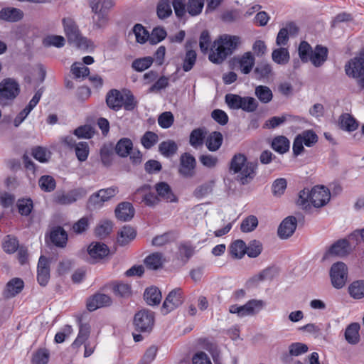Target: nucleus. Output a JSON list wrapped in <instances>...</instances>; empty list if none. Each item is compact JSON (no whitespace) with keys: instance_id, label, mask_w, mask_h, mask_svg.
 <instances>
[{"instance_id":"1","label":"nucleus","mask_w":364,"mask_h":364,"mask_svg":"<svg viewBox=\"0 0 364 364\" xmlns=\"http://www.w3.org/2000/svg\"><path fill=\"white\" fill-rule=\"evenodd\" d=\"M257 162L248 161L247 157L242 154H235L230 160L229 172L237 174L236 179L242 185L250 183L256 176Z\"/></svg>"},{"instance_id":"2","label":"nucleus","mask_w":364,"mask_h":364,"mask_svg":"<svg viewBox=\"0 0 364 364\" xmlns=\"http://www.w3.org/2000/svg\"><path fill=\"white\" fill-rule=\"evenodd\" d=\"M331 198L329 190L323 186H314L311 191L304 189L299 192L296 204L301 208L308 210L312 205L315 208H321L326 205Z\"/></svg>"},{"instance_id":"3","label":"nucleus","mask_w":364,"mask_h":364,"mask_svg":"<svg viewBox=\"0 0 364 364\" xmlns=\"http://www.w3.org/2000/svg\"><path fill=\"white\" fill-rule=\"evenodd\" d=\"M239 43L240 38L237 36L228 35L220 36L214 41L210 48L209 60L214 63H221L232 53Z\"/></svg>"},{"instance_id":"4","label":"nucleus","mask_w":364,"mask_h":364,"mask_svg":"<svg viewBox=\"0 0 364 364\" xmlns=\"http://www.w3.org/2000/svg\"><path fill=\"white\" fill-rule=\"evenodd\" d=\"M63 23L65 33L70 43L81 49H87L91 46V42L81 36L77 26L73 19L64 18Z\"/></svg>"},{"instance_id":"5","label":"nucleus","mask_w":364,"mask_h":364,"mask_svg":"<svg viewBox=\"0 0 364 364\" xmlns=\"http://www.w3.org/2000/svg\"><path fill=\"white\" fill-rule=\"evenodd\" d=\"M345 73L349 77L355 79L358 85L364 89V53H360L346 63Z\"/></svg>"},{"instance_id":"6","label":"nucleus","mask_w":364,"mask_h":364,"mask_svg":"<svg viewBox=\"0 0 364 364\" xmlns=\"http://www.w3.org/2000/svg\"><path fill=\"white\" fill-rule=\"evenodd\" d=\"M114 5L112 0H92L90 1V7L92 11L95 14L93 16V21L95 24L101 28L107 23L108 11Z\"/></svg>"},{"instance_id":"7","label":"nucleus","mask_w":364,"mask_h":364,"mask_svg":"<svg viewBox=\"0 0 364 364\" xmlns=\"http://www.w3.org/2000/svg\"><path fill=\"white\" fill-rule=\"evenodd\" d=\"M19 93V85L14 79H4L0 82V105L7 106L11 105Z\"/></svg>"},{"instance_id":"8","label":"nucleus","mask_w":364,"mask_h":364,"mask_svg":"<svg viewBox=\"0 0 364 364\" xmlns=\"http://www.w3.org/2000/svg\"><path fill=\"white\" fill-rule=\"evenodd\" d=\"M154 314L149 310H141L137 312L134 318V325L137 331L149 333L154 326Z\"/></svg>"},{"instance_id":"9","label":"nucleus","mask_w":364,"mask_h":364,"mask_svg":"<svg viewBox=\"0 0 364 364\" xmlns=\"http://www.w3.org/2000/svg\"><path fill=\"white\" fill-rule=\"evenodd\" d=\"M331 284L336 289L343 287L348 279V268L345 263L338 262L332 264L330 269Z\"/></svg>"},{"instance_id":"10","label":"nucleus","mask_w":364,"mask_h":364,"mask_svg":"<svg viewBox=\"0 0 364 364\" xmlns=\"http://www.w3.org/2000/svg\"><path fill=\"white\" fill-rule=\"evenodd\" d=\"M87 195V191L83 188L73 189L67 193L57 192L54 195L53 201L60 205H70Z\"/></svg>"},{"instance_id":"11","label":"nucleus","mask_w":364,"mask_h":364,"mask_svg":"<svg viewBox=\"0 0 364 364\" xmlns=\"http://www.w3.org/2000/svg\"><path fill=\"white\" fill-rule=\"evenodd\" d=\"M196 166L195 157L189 153H184L180 157L179 173L185 178L194 176Z\"/></svg>"},{"instance_id":"12","label":"nucleus","mask_w":364,"mask_h":364,"mask_svg":"<svg viewBox=\"0 0 364 364\" xmlns=\"http://www.w3.org/2000/svg\"><path fill=\"white\" fill-rule=\"evenodd\" d=\"M183 303L182 291L181 289H175L169 292L163 303L161 311L164 314H167L176 309Z\"/></svg>"},{"instance_id":"13","label":"nucleus","mask_w":364,"mask_h":364,"mask_svg":"<svg viewBox=\"0 0 364 364\" xmlns=\"http://www.w3.org/2000/svg\"><path fill=\"white\" fill-rule=\"evenodd\" d=\"M87 252L90 255V262H96L105 257L109 253L108 247L100 242H92L88 248Z\"/></svg>"},{"instance_id":"14","label":"nucleus","mask_w":364,"mask_h":364,"mask_svg":"<svg viewBox=\"0 0 364 364\" xmlns=\"http://www.w3.org/2000/svg\"><path fill=\"white\" fill-rule=\"evenodd\" d=\"M50 279V260L45 256H41L37 267V281L41 286L45 287Z\"/></svg>"},{"instance_id":"15","label":"nucleus","mask_w":364,"mask_h":364,"mask_svg":"<svg viewBox=\"0 0 364 364\" xmlns=\"http://www.w3.org/2000/svg\"><path fill=\"white\" fill-rule=\"evenodd\" d=\"M297 221L295 217L286 218L279 225L278 235L281 239H287L291 236L296 230Z\"/></svg>"},{"instance_id":"16","label":"nucleus","mask_w":364,"mask_h":364,"mask_svg":"<svg viewBox=\"0 0 364 364\" xmlns=\"http://www.w3.org/2000/svg\"><path fill=\"white\" fill-rule=\"evenodd\" d=\"M274 75L272 65L267 62H260L253 70V77L257 80L267 82Z\"/></svg>"},{"instance_id":"17","label":"nucleus","mask_w":364,"mask_h":364,"mask_svg":"<svg viewBox=\"0 0 364 364\" xmlns=\"http://www.w3.org/2000/svg\"><path fill=\"white\" fill-rule=\"evenodd\" d=\"M111 303L112 300L107 294H95L87 299V308L90 311H93L99 308L109 306Z\"/></svg>"},{"instance_id":"18","label":"nucleus","mask_w":364,"mask_h":364,"mask_svg":"<svg viewBox=\"0 0 364 364\" xmlns=\"http://www.w3.org/2000/svg\"><path fill=\"white\" fill-rule=\"evenodd\" d=\"M50 242L56 247L63 248L68 242V234L60 226L53 227L49 234Z\"/></svg>"},{"instance_id":"19","label":"nucleus","mask_w":364,"mask_h":364,"mask_svg":"<svg viewBox=\"0 0 364 364\" xmlns=\"http://www.w3.org/2000/svg\"><path fill=\"white\" fill-rule=\"evenodd\" d=\"M116 218L121 221H129L134 215V208L131 203L122 202L115 209Z\"/></svg>"},{"instance_id":"20","label":"nucleus","mask_w":364,"mask_h":364,"mask_svg":"<svg viewBox=\"0 0 364 364\" xmlns=\"http://www.w3.org/2000/svg\"><path fill=\"white\" fill-rule=\"evenodd\" d=\"M328 49L326 47L317 45L311 52L309 61L316 68L321 67L327 60Z\"/></svg>"},{"instance_id":"21","label":"nucleus","mask_w":364,"mask_h":364,"mask_svg":"<svg viewBox=\"0 0 364 364\" xmlns=\"http://www.w3.org/2000/svg\"><path fill=\"white\" fill-rule=\"evenodd\" d=\"M124 95L117 90H110L106 97L107 106L114 110H119L122 107Z\"/></svg>"},{"instance_id":"22","label":"nucleus","mask_w":364,"mask_h":364,"mask_svg":"<svg viewBox=\"0 0 364 364\" xmlns=\"http://www.w3.org/2000/svg\"><path fill=\"white\" fill-rule=\"evenodd\" d=\"M157 194L166 202H176L177 198L173 194L170 186L166 182H159L155 185Z\"/></svg>"},{"instance_id":"23","label":"nucleus","mask_w":364,"mask_h":364,"mask_svg":"<svg viewBox=\"0 0 364 364\" xmlns=\"http://www.w3.org/2000/svg\"><path fill=\"white\" fill-rule=\"evenodd\" d=\"M237 63L241 73L247 75L252 71L255 63V59L251 52H246L238 58Z\"/></svg>"},{"instance_id":"24","label":"nucleus","mask_w":364,"mask_h":364,"mask_svg":"<svg viewBox=\"0 0 364 364\" xmlns=\"http://www.w3.org/2000/svg\"><path fill=\"white\" fill-rule=\"evenodd\" d=\"M165 261L164 255L156 252L150 254L144 259V264L148 269L156 270L162 267Z\"/></svg>"},{"instance_id":"25","label":"nucleus","mask_w":364,"mask_h":364,"mask_svg":"<svg viewBox=\"0 0 364 364\" xmlns=\"http://www.w3.org/2000/svg\"><path fill=\"white\" fill-rule=\"evenodd\" d=\"M360 325L358 323H351L349 324L344 333V337L348 343L356 345L360 341Z\"/></svg>"},{"instance_id":"26","label":"nucleus","mask_w":364,"mask_h":364,"mask_svg":"<svg viewBox=\"0 0 364 364\" xmlns=\"http://www.w3.org/2000/svg\"><path fill=\"white\" fill-rule=\"evenodd\" d=\"M151 186L149 185H144L136 191V194L141 193L142 201L148 206H154L159 202V198L154 193L150 191Z\"/></svg>"},{"instance_id":"27","label":"nucleus","mask_w":364,"mask_h":364,"mask_svg":"<svg viewBox=\"0 0 364 364\" xmlns=\"http://www.w3.org/2000/svg\"><path fill=\"white\" fill-rule=\"evenodd\" d=\"M349 242L347 240H339L329 248L328 253L339 257H343L350 252Z\"/></svg>"},{"instance_id":"28","label":"nucleus","mask_w":364,"mask_h":364,"mask_svg":"<svg viewBox=\"0 0 364 364\" xmlns=\"http://www.w3.org/2000/svg\"><path fill=\"white\" fill-rule=\"evenodd\" d=\"M223 141L222 134L219 132H213L208 136L205 145L210 151H216L220 148Z\"/></svg>"},{"instance_id":"29","label":"nucleus","mask_w":364,"mask_h":364,"mask_svg":"<svg viewBox=\"0 0 364 364\" xmlns=\"http://www.w3.org/2000/svg\"><path fill=\"white\" fill-rule=\"evenodd\" d=\"M24 287L23 281L20 278H14L6 284V296L7 297H14L19 294Z\"/></svg>"},{"instance_id":"30","label":"nucleus","mask_w":364,"mask_h":364,"mask_svg":"<svg viewBox=\"0 0 364 364\" xmlns=\"http://www.w3.org/2000/svg\"><path fill=\"white\" fill-rule=\"evenodd\" d=\"M23 12L16 8H5L0 11V18L7 21L15 22L21 19Z\"/></svg>"},{"instance_id":"31","label":"nucleus","mask_w":364,"mask_h":364,"mask_svg":"<svg viewBox=\"0 0 364 364\" xmlns=\"http://www.w3.org/2000/svg\"><path fill=\"white\" fill-rule=\"evenodd\" d=\"M206 134V129L204 127L193 129L190 134V144L195 148L203 145Z\"/></svg>"},{"instance_id":"32","label":"nucleus","mask_w":364,"mask_h":364,"mask_svg":"<svg viewBox=\"0 0 364 364\" xmlns=\"http://www.w3.org/2000/svg\"><path fill=\"white\" fill-rule=\"evenodd\" d=\"M272 60L279 65H286L290 59L289 52L287 48L274 49L272 53Z\"/></svg>"},{"instance_id":"33","label":"nucleus","mask_w":364,"mask_h":364,"mask_svg":"<svg viewBox=\"0 0 364 364\" xmlns=\"http://www.w3.org/2000/svg\"><path fill=\"white\" fill-rule=\"evenodd\" d=\"M90 333V326L87 323H82L80 321L79 333L77 337L73 343L74 348H78L87 340Z\"/></svg>"},{"instance_id":"34","label":"nucleus","mask_w":364,"mask_h":364,"mask_svg":"<svg viewBox=\"0 0 364 364\" xmlns=\"http://www.w3.org/2000/svg\"><path fill=\"white\" fill-rule=\"evenodd\" d=\"M136 237V232L130 226H124L117 237V242L123 246L128 244L130 241L134 240Z\"/></svg>"},{"instance_id":"35","label":"nucleus","mask_w":364,"mask_h":364,"mask_svg":"<svg viewBox=\"0 0 364 364\" xmlns=\"http://www.w3.org/2000/svg\"><path fill=\"white\" fill-rule=\"evenodd\" d=\"M133 149V144L131 139L122 138L117 143L115 146L116 153L121 157H127Z\"/></svg>"},{"instance_id":"36","label":"nucleus","mask_w":364,"mask_h":364,"mask_svg":"<svg viewBox=\"0 0 364 364\" xmlns=\"http://www.w3.org/2000/svg\"><path fill=\"white\" fill-rule=\"evenodd\" d=\"M178 150L177 144L173 140H166L160 143L159 146V152L165 157H171Z\"/></svg>"},{"instance_id":"37","label":"nucleus","mask_w":364,"mask_h":364,"mask_svg":"<svg viewBox=\"0 0 364 364\" xmlns=\"http://www.w3.org/2000/svg\"><path fill=\"white\" fill-rule=\"evenodd\" d=\"M144 297L149 305H156L161 301V294L158 288L151 287L146 289Z\"/></svg>"},{"instance_id":"38","label":"nucleus","mask_w":364,"mask_h":364,"mask_svg":"<svg viewBox=\"0 0 364 364\" xmlns=\"http://www.w3.org/2000/svg\"><path fill=\"white\" fill-rule=\"evenodd\" d=\"M278 274V272L276 268L273 267H269L262 271H261L258 274L255 275L251 281L252 282H259L266 280H272Z\"/></svg>"},{"instance_id":"39","label":"nucleus","mask_w":364,"mask_h":364,"mask_svg":"<svg viewBox=\"0 0 364 364\" xmlns=\"http://www.w3.org/2000/svg\"><path fill=\"white\" fill-rule=\"evenodd\" d=\"M348 292L351 297L360 299L364 297V280H357L348 287Z\"/></svg>"},{"instance_id":"40","label":"nucleus","mask_w":364,"mask_h":364,"mask_svg":"<svg viewBox=\"0 0 364 364\" xmlns=\"http://www.w3.org/2000/svg\"><path fill=\"white\" fill-rule=\"evenodd\" d=\"M255 96L259 100L264 103H269L273 97V94L269 87L264 85H258L255 87Z\"/></svg>"},{"instance_id":"41","label":"nucleus","mask_w":364,"mask_h":364,"mask_svg":"<svg viewBox=\"0 0 364 364\" xmlns=\"http://www.w3.org/2000/svg\"><path fill=\"white\" fill-rule=\"evenodd\" d=\"M197 53L192 49L187 50L183 58L182 68L184 72H189L196 64Z\"/></svg>"},{"instance_id":"42","label":"nucleus","mask_w":364,"mask_h":364,"mask_svg":"<svg viewBox=\"0 0 364 364\" xmlns=\"http://www.w3.org/2000/svg\"><path fill=\"white\" fill-rule=\"evenodd\" d=\"M289 141L284 136L275 137L272 143V149L279 154L287 152L289 149Z\"/></svg>"},{"instance_id":"43","label":"nucleus","mask_w":364,"mask_h":364,"mask_svg":"<svg viewBox=\"0 0 364 364\" xmlns=\"http://www.w3.org/2000/svg\"><path fill=\"white\" fill-rule=\"evenodd\" d=\"M230 253L234 258H242L246 254V244L240 240L235 241L230 247Z\"/></svg>"},{"instance_id":"44","label":"nucleus","mask_w":364,"mask_h":364,"mask_svg":"<svg viewBox=\"0 0 364 364\" xmlns=\"http://www.w3.org/2000/svg\"><path fill=\"white\" fill-rule=\"evenodd\" d=\"M340 124L343 129L348 132H353L358 127V124L355 119L349 114H344L341 115Z\"/></svg>"},{"instance_id":"45","label":"nucleus","mask_w":364,"mask_h":364,"mask_svg":"<svg viewBox=\"0 0 364 364\" xmlns=\"http://www.w3.org/2000/svg\"><path fill=\"white\" fill-rule=\"evenodd\" d=\"M74 149L78 161L83 162L87 159L90 153V148L87 142H78Z\"/></svg>"},{"instance_id":"46","label":"nucleus","mask_w":364,"mask_h":364,"mask_svg":"<svg viewBox=\"0 0 364 364\" xmlns=\"http://www.w3.org/2000/svg\"><path fill=\"white\" fill-rule=\"evenodd\" d=\"M302 143L308 146H313L318 141V136L312 130H306L297 135Z\"/></svg>"},{"instance_id":"47","label":"nucleus","mask_w":364,"mask_h":364,"mask_svg":"<svg viewBox=\"0 0 364 364\" xmlns=\"http://www.w3.org/2000/svg\"><path fill=\"white\" fill-rule=\"evenodd\" d=\"M65 40L64 37L57 35L47 36L43 40V45L45 47L54 46L56 48H62L64 46Z\"/></svg>"},{"instance_id":"48","label":"nucleus","mask_w":364,"mask_h":364,"mask_svg":"<svg viewBox=\"0 0 364 364\" xmlns=\"http://www.w3.org/2000/svg\"><path fill=\"white\" fill-rule=\"evenodd\" d=\"M153 62V58L151 56L137 58L132 62V67L138 72H142L148 69Z\"/></svg>"},{"instance_id":"49","label":"nucleus","mask_w":364,"mask_h":364,"mask_svg":"<svg viewBox=\"0 0 364 364\" xmlns=\"http://www.w3.org/2000/svg\"><path fill=\"white\" fill-rule=\"evenodd\" d=\"M157 16L159 18L164 19L172 14V10L168 0H160L156 8Z\"/></svg>"},{"instance_id":"50","label":"nucleus","mask_w":364,"mask_h":364,"mask_svg":"<svg viewBox=\"0 0 364 364\" xmlns=\"http://www.w3.org/2000/svg\"><path fill=\"white\" fill-rule=\"evenodd\" d=\"M262 251V245L258 240H252L246 245V254L248 257L255 258L258 257Z\"/></svg>"},{"instance_id":"51","label":"nucleus","mask_w":364,"mask_h":364,"mask_svg":"<svg viewBox=\"0 0 364 364\" xmlns=\"http://www.w3.org/2000/svg\"><path fill=\"white\" fill-rule=\"evenodd\" d=\"M258 107V102L252 97H242L240 109L246 112H253Z\"/></svg>"},{"instance_id":"52","label":"nucleus","mask_w":364,"mask_h":364,"mask_svg":"<svg viewBox=\"0 0 364 364\" xmlns=\"http://www.w3.org/2000/svg\"><path fill=\"white\" fill-rule=\"evenodd\" d=\"M166 31L164 28H154L149 34V41L152 45L156 44L163 41L166 38Z\"/></svg>"},{"instance_id":"53","label":"nucleus","mask_w":364,"mask_h":364,"mask_svg":"<svg viewBox=\"0 0 364 364\" xmlns=\"http://www.w3.org/2000/svg\"><path fill=\"white\" fill-rule=\"evenodd\" d=\"M214 186L213 181L206 182L200 186H198L193 191V195L198 198H201L210 194Z\"/></svg>"},{"instance_id":"54","label":"nucleus","mask_w":364,"mask_h":364,"mask_svg":"<svg viewBox=\"0 0 364 364\" xmlns=\"http://www.w3.org/2000/svg\"><path fill=\"white\" fill-rule=\"evenodd\" d=\"M49 358V351L46 348H41L33 355L32 364H47Z\"/></svg>"},{"instance_id":"55","label":"nucleus","mask_w":364,"mask_h":364,"mask_svg":"<svg viewBox=\"0 0 364 364\" xmlns=\"http://www.w3.org/2000/svg\"><path fill=\"white\" fill-rule=\"evenodd\" d=\"M204 6V0H188L186 5L187 11L191 16H196L201 13Z\"/></svg>"},{"instance_id":"56","label":"nucleus","mask_w":364,"mask_h":364,"mask_svg":"<svg viewBox=\"0 0 364 364\" xmlns=\"http://www.w3.org/2000/svg\"><path fill=\"white\" fill-rule=\"evenodd\" d=\"M322 324L308 323L301 326L299 329L312 335L315 338L323 337Z\"/></svg>"},{"instance_id":"57","label":"nucleus","mask_w":364,"mask_h":364,"mask_svg":"<svg viewBox=\"0 0 364 364\" xmlns=\"http://www.w3.org/2000/svg\"><path fill=\"white\" fill-rule=\"evenodd\" d=\"M312 51V48L309 43L306 41H301L300 43L298 52L299 58L303 63L309 61Z\"/></svg>"},{"instance_id":"58","label":"nucleus","mask_w":364,"mask_h":364,"mask_svg":"<svg viewBox=\"0 0 364 364\" xmlns=\"http://www.w3.org/2000/svg\"><path fill=\"white\" fill-rule=\"evenodd\" d=\"M158 141V135L154 132L148 131L142 136L141 143L146 149L154 146Z\"/></svg>"},{"instance_id":"59","label":"nucleus","mask_w":364,"mask_h":364,"mask_svg":"<svg viewBox=\"0 0 364 364\" xmlns=\"http://www.w3.org/2000/svg\"><path fill=\"white\" fill-rule=\"evenodd\" d=\"M133 32L136 40L139 43H144L149 41V33L141 24H136L133 28Z\"/></svg>"},{"instance_id":"60","label":"nucleus","mask_w":364,"mask_h":364,"mask_svg":"<svg viewBox=\"0 0 364 364\" xmlns=\"http://www.w3.org/2000/svg\"><path fill=\"white\" fill-rule=\"evenodd\" d=\"M112 147L111 145L105 144L100 149L101 161L105 166H109L112 164Z\"/></svg>"},{"instance_id":"61","label":"nucleus","mask_w":364,"mask_h":364,"mask_svg":"<svg viewBox=\"0 0 364 364\" xmlns=\"http://www.w3.org/2000/svg\"><path fill=\"white\" fill-rule=\"evenodd\" d=\"M71 72L75 78L85 77L90 73V69L82 63H74L71 66Z\"/></svg>"},{"instance_id":"62","label":"nucleus","mask_w":364,"mask_h":364,"mask_svg":"<svg viewBox=\"0 0 364 364\" xmlns=\"http://www.w3.org/2000/svg\"><path fill=\"white\" fill-rule=\"evenodd\" d=\"M100 194L97 192L92 194L87 203V207L88 209L93 210L101 208L105 201L102 200V198L100 196Z\"/></svg>"},{"instance_id":"63","label":"nucleus","mask_w":364,"mask_h":364,"mask_svg":"<svg viewBox=\"0 0 364 364\" xmlns=\"http://www.w3.org/2000/svg\"><path fill=\"white\" fill-rule=\"evenodd\" d=\"M242 97L236 94L228 93L225 96V102L230 109H240Z\"/></svg>"},{"instance_id":"64","label":"nucleus","mask_w":364,"mask_h":364,"mask_svg":"<svg viewBox=\"0 0 364 364\" xmlns=\"http://www.w3.org/2000/svg\"><path fill=\"white\" fill-rule=\"evenodd\" d=\"M257 225V218L254 215H250L242 220L240 229L243 232H249L254 230Z\"/></svg>"}]
</instances>
